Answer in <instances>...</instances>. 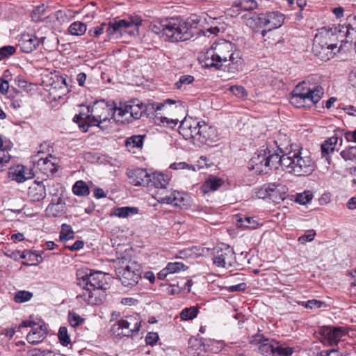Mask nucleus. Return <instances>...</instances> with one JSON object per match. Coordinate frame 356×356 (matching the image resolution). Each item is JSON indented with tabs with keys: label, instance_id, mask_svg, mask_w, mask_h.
<instances>
[{
	"label": "nucleus",
	"instance_id": "obj_1",
	"mask_svg": "<svg viewBox=\"0 0 356 356\" xmlns=\"http://www.w3.org/2000/svg\"><path fill=\"white\" fill-rule=\"evenodd\" d=\"M207 63L209 67L221 69L228 67L229 71L234 72L241 63V55L234 44L225 39L215 42L207 51Z\"/></svg>",
	"mask_w": 356,
	"mask_h": 356
},
{
	"label": "nucleus",
	"instance_id": "obj_2",
	"mask_svg": "<svg viewBox=\"0 0 356 356\" xmlns=\"http://www.w3.org/2000/svg\"><path fill=\"white\" fill-rule=\"evenodd\" d=\"M141 24L142 20L139 17L129 16L122 19H114L109 22L108 24L102 23L89 30L88 33L92 36L99 38L106 28V33L109 38H118L125 33L134 35L138 33L139 26Z\"/></svg>",
	"mask_w": 356,
	"mask_h": 356
},
{
	"label": "nucleus",
	"instance_id": "obj_3",
	"mask_svg": "<svg viewBox=\"0 0 356 356\" xmlns=\"http://www.w3.org/2000/svg\"><path fill=\"white\" fill-rule=\"evenodd\" d=\"M113 108L108 105L104 101L95 102L91 108H88V113L86 114L80 113L75 115L73 121L78 124L80 129L86 132L90 126L100 127V124L113 119Z\"/></svg>",
	"mask_w": 356,
	"mask_h": 356
},
{
	"label": "nucleus",
	"instance_id": "obj_4",
	"mask_svg": "<svg viewBox=\"0 0 356 356\" xmlns=\"http://www.w3.org/2000/svg\"><path fill=\"white\" fill-rule=\"evenodd\" d=\"M323 94L324 90L321 86L309 85L303 81L292 91L290 102L298 108L305 107L318 103Z\"/></svg>",
	"mask_w": 356,
	"mask_h": 356
},
{
	"label": "nucleus",
	"instance_id": "obj_5",
	"mask_svg": "<svg viewBox=\"0 0 356 356\" xmlns=\"http://www.w3.org/2000/svg\"><path fill=\"white\" fill-rule=\"evenodd\" d=\"M285 170L297 176H305L312 173L315 163L312 157L302 149L290 150L284 161Z\"/></svg>",
	"mask_w": 356,
	"mask_h": 356
},
{
	"label": "nucleus",
	"instance_id": "obj_6",
	"mask_svg": "<svg viewBox=\"0 0 356 356\" xmlns=\"http://www.w3.org/2000/svg\"><path fill=\"white\" fill-rule=\"evenodd\" d=\"M115 272L124 286H135L141 277L142 267L136 260L123 257L115 261Z\"/></svg>",
	"mask_w": 356,
	"mask_h": 356
},
{
	"label": "nucleus",
	"instance_id": "obj_7",
	"mask_svg": "<svg viewBox=\"0 0 356 356\" xmlns=\"http://www.w3.org/2000/svg\"><path fill=\"white\" fill-rule=\"evenodd\" d=\"M145 105L138 100H132L120 104L114 109L113 117L114 120L121 123H129L134 120L140 119L144 113Z\"/></svg>",
	"mask_w": 356,
	"mask_h": 356
},
{
	"label": "nucleus",
	"instance_id": "obj_8",
	"mask_svg": "<svg viewBox=\"0 0 356 356\" xmlns=\"http://www.w3.org/2000/svg\"><path fill=\"white\" fill-rule=\"evenodd\" d=\"M108 275L100 271L92 272L88 269H81L76 273L77 284L83 288L106 290L109 287Z\"/></svg>",
	"mask_w": 356,
	"mask_h": 356
},
{
	"label": "nucleus",
	"instance_id": "obj_9",
	"mask_svg": "<svg viewBox=\"0 0 356 356\" xmlns=\"http://www.w3.org/2000/svg\"><path fill=\"white\" fill-rule=\"evenodd\" d=\"M332 33L320 32L315 35L313 42L312 51L321 60H327L333 57V50L337 44L330 43Z\"/></svg>",
	"mask_w": 356,
	"mask_h": 356
},
{
	"label": "nucleus",
	"instance_id": "obj_10",
	"mask_svg": "<svg viewBox=\"0 0 356 356\" xmlns=\"http://www.w3.org/2000/svg\"><path fill=\"white\" fill-rule=\"evenodd\" d=\"M175 18L155 19L151 22L149 29L156 34L165 35L172 42L179 41L177 25Z\"/></svg>",
	"mask_w": 356,
	"mask_h": 356
},
{
	"label": "nucleus",
	"instance_id": "obj_11",
	"mask_svg": "<svg viewBox=\"0 0 356 356\" xmlns=\"http://www.w3.org/2000/svg\"><path fill=\"white\" fill-rule=\"evenodd\" d=\"M213 262L217 267L229 270L238 265L234 250L230 246L225 245L213 249Z\"/></svg>",
	"mask_w": 356,
	"mask_h": 356
},
{
	"label": "nucleus",
	"instance_id": "obj_12",
	"mask_svg": "<svg viewBox=\"0 0 356 356\" xmlns=\"http://www.w3.org/2000/svg\"><path fill=\"white\" fill-rule=\"evenodd\" d=\"M289 145V141H287L286 144H284L282 143L281 139H280L277 151H272L268 148L263 150L267 160V165L269 166V170L277 169L280 166L285 170V164L284 162L287 159Z\"/></svg>",
	"mask_w": 356,
	"mask_h": 356
},
{
	"label": "nucleus",
	"instance_id": "obj_13",
	"mask_svg": "<svg viewBox=\"0 0 356 356\" xmlns=\"http://www.w3.org/2000/svg\"><path fill=\"white\" fill-rule=\"evenodd\" d=\"M284 20V16L280 12H268L266 13H261L255 16L254 19H250L248 22V24L252 26V22L256 21L259 26H264L267 30L271 31L277 29L282 26Z\"/></svg>",
	"mask_w": 356,
	"mask_h": 356
},
{
	"label": "nucleus",
	"instance_id": "obj_14",
	"mask_svg": "<svg viewBox=\"0 0 356 356\" xmlns=\"http://www.w3.org/2000/svg\"><path fill=\"white\" fill-rule=\"evenodd\" d=\"M177 19V24L179 25L177 27L179 41H185L189 40L193 35V29L197 27V24L200 22V17L196 15H191L186 21L179 18Z\"/></svg>",
	"mask_w": 356,
	"mask_h": 356
},
{
	"label": "nucleus",
	"instance_id": "obj_15",
	"mask_svg": "<svg viewBox=\"0 0 356 356\" xmlns=\"http://www.w3.org/2000/svg\"><path fill=\"white\" fill-rule=\"evenodd\" d=\"M90 288L86 286L83 288V292L76 296V299L91 305H99L103 303L106 298V290Z\"/></svg>",
	"mask_w": 356,
	"mask_h": 356
},
{
	"label": "nucleus",
	"instance_id": "obj_16",
	"mask_svg": "<svg viewBox=\"0 0 356 356\" xmlns=\"http://www.w3.org/2000/svg\"><path fill=\"white\" fill-rule=\"evenodd\" d=\"M202 121L192 118H184L181 122L179 127V133L188 140H191L195 144L196 136L198 134V127H200Z\"/></svg>",
	"mask_w": 356,
	"mask_h": 356
},
{
	"label": "nucleus",
	"instance_id": "obj_17",
	"mask_svg": "<svg viewBox=\"0 0 356 356\" xmlns=\"http://www.w3.org/2000/svg\"><path fill=\"white\" fill-rule=\"evenodd\" d=\"M46 38H38L33 34H22L18 42V47L24 53L29 54L33 51L40 44H43Z\"/></svg>",
	"mask_w": 356,
	"mask_h": 356
},
{
	"label": "nucleus",
	"instance_id": "obj_18",
	"mask_svg": "<svg viewBox=\"0 0 356 356\" xmlns=\"http://www.w3.org/2000/svg\"><path fill=\"white\" fill-rule=\"evenodd\" d=\"M250 343L258 346V349L263 355L272 356L275 346L274 343L277 341L266 338L262 334H256L250 337Z\"/></svg>",
	"mask_w": 356,
	"mask_h": 356
},
{
	"label": "nucleus",
	"instance_id": "obj_19",
	"mask_svg": "<svg viewBox=\"0 0 356 356\" xmlns=\"http://www.w3.org/2000/svg\"><path fill=\"white\" fill-rule=\"evenodd\" d=\"M321 334L326 339L330 344H337L341 339L348 334V330L345 327H323L321 330Z\"/></svg>",
	"mask_w": 356,
	"mask_h": 356
},
{
	"label": "nucleus",
	"instance_id": "obj_20",
	"mask_svg": "<svg viewBox=\"0 0 356 356\" xmlns=\"http://www.w3.org/2000/svg\"><path fill=\"white\" fill-rule=\"evenodd\" d=\"M35 167L44 175H53L58 168V160L49 154L45 158L39 159L35 163Z\"/></svg>",
	"mask_w": 356,
	"mask_h": 356
},
{
	"label": "nucleus",
	"instance_id": "obj_21",
	"mask_svg": "<svg viewBox=\"0 0 356 356\" xmlns=\"http://www.w3.org/2000/svg\"><path fill=\"white\" fill-rule=\"evenodd\" d=\"M198 134L194 145L201 146L207 142H213L216 138V130L211 126L202 121L200 127H198Z\"/></svg>",
	"mask_w": 356,
	"mask_h": 356
},
{
	"label": "nucleus",
	"instance_id": "obj_22",
	"mask_svg": "<svg viewBox=\"0 0 356 356\" xmlns=\"http://www.w3.org/2000/svg\"><path fill=\"white\" fill-rule=\"evenodd\" d=\"M267 196L275 203H280L286 199L288 188L285 185L272 183L266 186Z\"/></svg>",
	"mask_w": 356,
	"mask_h": 356
},
{
	"label": "nucleus",
	"instance_id": "obj_23",
	"mask_svg": "<svg viewBox=\"0 0 356 356\" xmlns=\"http://www.w3.org/2000/svg\"><path fill=\"white\" fill-rule=\"evenodd\" d=\"M248 168L259 174L267 173L269 171V166L267 165V160L263 150L250 159Z\"/></svg>",
	"mask_w": 356,
	"mask_h": 356
},
{
	"label": "nucleus",
	"instance_id": "obj_24",
	"mask_svg": "<svg viewBox=\"0 0 356 356\" xmlns=\"http://www.w3.org/2000/svg\"><path fill=\"white\" fill-rule=\"evenodd\" d=\"M129 177L134 186L150 187L151 175L145 170L138 168L129 173Z\"/></svg>",
	"mask_w": 356,
	"mask_h": 356
},
{
	"label": "nucleus",
	"instance_id": "obj_25",
	"mask_svg": "<svg viewBox=\"0 0 356 356\" xmlns=\"http://www.w3.org/2000/svg\"><path fill=\"white\" fill-rule=\"evenodd\" d=\"M125 328V334L130 337L140 330L141 320L138 315H130L120 320Z\"/></svg>",
	"mask_w": 356,
	"mask_h": 356
},
{
	"label": "nucleus",
	"instance_id": "obj_26",
	"mask_svg": "<svg viewBox=\"0 0 356 356\" xmlns=\"http://www.w3.org/2000/svg\"><path fill=\"white\" fill-rule=\"evenodd\" d=\"M65 203L62 197L53 198L47 206L45 212L48 217H60L65 213Z\"/></svg>",
	"mask_w": 356,
	"mask_h": 356
},
{
	"label": "nucleus",
	"instance_id": "obj_27",
	"mask_svg": "<svg viewBox=\"0 0 356 356\" xmlns=\"http://www.w3.org/2000/svg\"><path fill=\"white\" fill-rule=\"evenodd\" d=\"M156 195H159V202L172 204L175 207H180L181 203L184 201L183 195L177 191H172L170 194H167L165 190H164V191L162 192H157Z\"/></svg>",
	"mask_w": 356,
	"mask_h": 356
},
{
	"label": "nucleus",
	"instance_id": "obj_28",
	"mask_svg": "<svg viewBox=\"0 0 356 356\" xmlns=\"http://www.w3.org/2000/svg\"><path fill=\"white\" fill-rule=\"evenodd\" d=\"M33 174L29 171V170L22 165H18L9 171V177L12 180H15L18 183L25 181L26 179L32 178Z\"/></svg>",
	"mask_w": 356,
	"mask_h": 356
},
{
	"label": "nucleus",
	"instance_id": "obj_29",
	"mask_svg": "<svg viewBox=\"0 0 356 356\" xmlns=\"http://www.w3.org/2000/svg\"><path fill=\"white\" fill-rule=\"evenodd\" d=\"M28 195L32 201H40L46 196V186L42 181H35L29 187Z\"/></svg>",
	"mask_w": 356,
	"mask_h": 356
},
{
	"label": "nucleus",
	"instance_id": "obj_30",
	"mask_svg": "<svg viewBox=\"0 0 356 356\" xmlns=\"http://www.w3.org/2000/svg\"><path fill=\"white\" fill-rule=\"evenodd\" d=\"M47 330L44 325H40L33 327L26 336V340L29 343L38 344L42 342L47 337Z\"/></svg>",
	"mask_w": 356,
	"mask_h": 356
},
{
	"label": "nucleus",
	"instance_id": "obj_31",
	"mask_svg": "<svg viewBox=\"0 0 356 356\" xmlns=\"http://www.w3.org/2000/svg\"><path fill=\"white\" fill-rule=\"evenodd\" d=\"M168 185V179L167 177L161 172H155L151 175L150 187L154 186L159 189L158 192L164 191L166 190Z\"/></svg>",
	"mask_w": 356,
	"mask_h": 356
},
{
	"label": "nucleus",
	"instance_id": "obj_32",
	"mask_svg": "<svg viewBox=\"0 0 356 356\" xmlns=\"http://www.w3.org/2000/svg\"><path fill=\"white\" fill-rule=\"evenodd\" d=\"M236 225L238 227L254 229L258 227L259 222L253 217L245 216L237 219Z\"/></svg>",
	"mask_w": 356,
	"mask_h": 356
},
{
	"label": "nucleus",
	"instance_id": "obj_33",
	"mask_svg": "<svg viewBox=\"0 0 356 356\" xmlns=\"http://www.w3.org/2000/svg\"><path fill=\"white\" fill-rule=\"evenodd\" d=\"M275 344V349L272 356H291L293 353V349L277 341Z\"/></svg>",
	"mask_w": 356,
	"mask_h": 356
},
{
	"label": "nucleus",
	"instance_id": "obj_34",
	"mask_svg": "<svg viewBox=\"0 0 356 356\" xmlns=\"http://www.w3.org/2000/svg\"><path fill=\"white\" fill-rule=\"evenodd\" d=\"M338 142V137L333 136L327 140H325L323 144L321 145V152L323 154H328L330 152H332L335 146Z\"/></svg>",
	"mask_w": 356,
	"mask_h": 356
},
{
	"label": "nucleus",
	"instance_id": "obj_35",
	"mask_svg": "<svg viewBox=\"0 0 356 356\" xmlns=\"http://www.w3.org/2000/svg\"><path fill=\"white\" fill-rule=\"evenodd\" d=\"M72 191L78 196H86L90 193L88 186L82 180L76 181L73 186Z\"/></svg>",
	"mask_w": 356,
	"mask_h": 356
},
{
	"label": "nucleus",
	"instance_id": "obj_36",
	"mask_svg": "<svg viewBox=\"0 0 356 356\" xmlns=\"http://www.w3.org/2000/svg\"><path fill=\"white\" fill-rule=\"evenodd\" d=\"M222 181L220 179L212 177L204 182L203 185L204 192L207 193L211 191H216L222 185Z\"/></svg>",
	"mask_w": 356,
	"mask_h": 356
},
{
	"label": "nucleus",
	"instance_id": "obj_37",
	"mask_svg": "<svg viewBox=\"0 0 356 356\" xmlns=\"http://www.w3.org/2000/svg\"><path fill=\"white\" fill-rule=\"evenodd\" d=\"M86 25L84 23L76 21L71 24L68 31L73 35H82L86 33Z\"/></svg>",
	"mask_w": 356,
	"mask_h": 356
},
{
	"label": "nucleus",
	"instance_id": "obj_38",
	"mask_svg": "<svg viewBox=\"0 0 356 356\" xmlns=\"http://www.w3.org/2000/svg\"><path fill=\"white\" fill-rule=\"evenodd\" d=\"M234 6L241 10H251L257 8V3L255 0H236Z\"/></svg>",
	"mask_w": 356,
	"mask_h": 356
},
{
	"label": "nucleus",
	"instance_id": "obj_39",
	"mask_svg": "<svg viewBox=\"0 0 356 356\" xmlns=\"http://www.w3.org/2000/svg\"><path fill=\"white\" fill-rule=\"evenodd\" d=\"M138 213V209L136 207H123L115 209V216L119 218H127L130 215H135Z\"/></svg>",
	"mask_w": 356,
	"mask_h": 356
},
{
	"label": "nucleus",
	"instance_id": "obj_40",
	"mask_svg": "<svg viewBox=\"0 0 356 356\" xmlns=\"http://www.w3.org/2000/svg\"><path fill=\"white\" fill-rule=\"evenodd\" d=\"M44 252L42 251L41 254L37 253L36 251L32 252V251H25L22 252L20 254V258L22 259H29L31 261H35L33 264L37 265L38 264H40L42 261L43 258L42 257V254H43Z\"/></svg>",
	"mask_w": 356,
	"mask_h": 356
},
{
	"label": "nucleus",
	"instance_id": "obj_41",
	"mask_svg": "<svg viewBox=\"0 0 356 356\" xmlns=\"http://www.w3.org/2000/svg\"><path fill=\"white\" fill-rule=\"evenodd\" d=\"M198 313L196 307H190L184 309L180 313V318L183 321H189L195 318Z\"/></svg>",
	"mask_w": 356,
	"mask_h": 356
},
{
	"label": "nucleus",
	"instance_id": "obj_42",
	"mask_svg": "<svg viewBox=\"0 0 356 356\" xmlns=\"http://www.w3.org/2000/svg\"><path fill=\"white\" fill-rule=\"evenodd\" d=\"M74 233L70 225L67 224H63L61 226V231L60 232V241H68L74 238Z\"/></svg>",
	"mask_w": 356,
	"mask_h": 356
},
{
	"label": "nucleus",
	"instance_id": "obj_43",
	"mask_svg": "<svg viewBox=\"0 0 356 356\" xmlns=\"http://www.w3.org/2000/svg\"><path fill=\"white\" fill-rule=\"evenodd\" d=\"M312 197V193L309 191H305L303 193L296 194L295 201L300 204L304 205L310 202Z\"/></svg>",
	"mask_w": 356,
	"mask_h": 356
},
{
	"label": "nucleus",
	"instance_id": "obj_44",
	"mask_svg": "<svg viewBox=\"0 0 356 356\" xmlns=\"http://www.w3.org/2000/svg\"><path fill=\"white\" fill-rule=\"evenodd\" d=\"M32 297V293L28 291H19L15 295L14 300L17 303H22L30 300Z\"/></svg>",
	"mask_w": 356,
	"mask_h": 356
},
{
	"label": "nucleus",
	"instance_id": "obj_45",
	"mask_svg": "<svg viewBox=\"0 0 356 356\" xmlns=\"http://www.w3.org/2000/svg\"><path fill=\"white\" fill-rule=\"evenodd\" d=\"M58 337L60 343L63 346H67L68 344L70 343V341H71L70 337V335L68 334L67 330L66 327H60V329L58 330Z\"/></svg>",
	"mask_w": 356,
	"mask_h": 356
},
{
	"label": "nucleus",
	"instance_id": "obj_46",
	"mask_svg": "<svg viewBox=\"0 0 356 356\" xmlns=\"http://www.w3.org/2000/svg\"><path fill=\"white\" fill-rule=\"evenodd\" d=\"M165 268L166 270H168L170 274H173L181 270H185V265L181 262H170L167 264Z\"/></svg>",
	"mask_w": 356,
	"mask_h": 356
},
{
	"label": "nucleus",
	"instance_id": "obj_47",
	"mask_svg": "<svg viewBox=\"0 0 356 356\" xmlns=\"http://www.w3.org/2000/svg\"><path fill=\"white\" fill-rule=\"evenodd\" d=\"M84 319L81 318L78 314L70 312L68 314V321L70 325L73 327L79 326L83 323Z\"/></svg>",
	"mask_w": 356,
	"mask_h": 356
},
{
	"label": "nucleus",
	"instance_id": "obj_48",
	"mask_svg": "<svg viewBox=\"0 0 356 356\" xmlns=\"http://www.w3.org/2000/svg\"><path fill=\"white\" fill-rule=\"evenodd\" d=\"M194 81V77L191 75H182L179 79L175 83L177 89H181L185 85H188Z\"/></svg>",
	"mask_w": 356,
	"mask_h": 356
},
{
	"label": "nucleus",
	"instance_id": "obj_49",
	"mask_svg": "<svg viewBox=\"0 0 356 356\" xmlns=\"http://www.w3.org/2000/svg\"><path fill=\"white\" fill-rule=\"evenodd\" d=\"M122 324V321L119 320L116 323L113 325L111 332L114 335L118 337H127V335L125 334V328H124V325Z\"/></svg>",
	"mask_w": 356,
	"mask_h": 356
},
{
	"label": "nucleus",
	"instance_id": "obj_50",
	"mask_svg": "<svg viewBox=\"0 0 356 356\" xmlns=\"http://www.w3.org/2000/svg\"><path fill=\"white\" fill-rule=\"evenodd\" d=\"M15 47L12 45H7L0 48V60L8 58L15 53Z\"/></svg>",
	"mask_w": 356,
	"mask_h": 356
},
{
	"label": "nucleus",
	"instance_id": "obj_51",
	"mask_svg": "<svg viewBox=\"0 0 356 356\" xmlns=\"http://www.w3.org/2000/svg\"><path fill=\"white\" fill-rule=\"evenodd\" d=\"M341 156L345 160H352L356 158V146L349 147L341 152Z\"/></svg>",
	"mask_w": 356,
	"mask_h": 356
},
{
	"label": "nucleus",
	"instance_id": "obj_52",
	"mask_svg": "<svg viewBox=\"0 0 356 356\" xmlns=\"http://www.w3.org/2000/svg\"><path fill=\"white\" fill-rule=\"evenodd\" d=\"M143 140L144 137L141 135L133 136L127 140L126 144L127 145L132 144L133 147H140L143 145Z\"/></svg>",
	"mask_w": 356,
	"mask_h": 356
},
{
	"label": "nucleus",
	"instance_id": "obj_53",
	"mask_svg": "<svg viewBox=\"0 0 356 356\" xmlns=\"http://www.w3.org/2000/svg\"><path fill=\"white\" fill-rule=\"evenodd\" d=\"M316 232L314 229H309L306 233L298 238V241L301 243L311 242L314 239Z\"/></svg>",
	"mask_w": 356,
	"mask_h": 356
},
{
	"label": "nucleus",
	"instance_id": "obj_54",
	"mask_svg": "<svg viewBox=\"0 0 356 356\" xmlns=\"http://www.w3.org/2000/svg\"><path fill=\"white\" fill-rule=\"evenodd\" d=\"M230 91L239 98H245L247 96L246 90L241 86H234L230 87Z\"/></svg>",
	"mask_w": 356,
	"mask_h": 356
},
{
	"label": "nucleus",
	"instance_id": "obj_55",
	"mask_svg": "<svg viewBox=\"0 0 356 356\" xmlns=\"http://www.w3.org/2000/svg\"><path fill=\"white\" fill-rule=\"evenodd\" d=\"M170 168L175 170L188 169L190 170L195 171V167L193 165H189L185 162L174 163L170 165Z\"/></svg>",
	"mask_w": 356,
	"mask_h": 356
},
{
	"label": "nucleus",
	"instance_id": "obj_56",
	"mask_svg": "<svg viewBox=\"0 0 356 356\" xmlns=\"http://www.w3.org/2000/svg\"><path fill=\"white\" fill-rule=\"evenodd\" d=\"M325 302L321 300L312 299L305 302V308L307 309H314V308H321L322 306L325 305Z\"/></svg>",
	"mask_w": 356,
	"mask_h": 356
},
{
	"label": "nucleus",
	"instance_id": "obj_57",
	"mask_svg": "<svg viewBox=\"0 0 356 356\" xmlns=\"http://www.w3.org/2000/svg\"><path fill=\"white\" fill-rule=\"evenodd\" d=\"M335 30H337L338 32L337 38H342L344 36L346 38V42H348L347 40V38L349 35V28L348 26L339 25L337 28L335 29Z\"/></svg>",
	"mask_w": 356,
	"mask_h": 356
},
{
	"label": "nucleus",
	"instance_id": "obj_58",
	"mask_svg": "<svg viewBox=\"0 0 356 356\" xmlns=\"http://www.w3.org/2000/svg\"><path fill=\"white\" fill-rule=\"evenodd\" d=\"M159 337L156 332H149L145 337L146 343L154 346L158 341Z\"/></svg>",
	"mask_w": 356,
	"mask_h": 356
},
{
	"label": "nucleus",
	"instance_id": "obj_59",
	"mask_svg": "<svg viewBox=\"0 0 356 356\" xmlns=\"http://www.w3.org/2000/svg\"><path fill=\"white\" fill-rule=\"evenodd\" d=\"M174 104H175L174 101H172L171 99H167L163 103H158L156 104H152L151 106H152V109L155 110V111L157 112L159 111H161L163 108H165L167 104L172 105Z\"/></svg>",
	"mask_w": 356,
	"mask_h": 356
},
{
	"label": "nucleus",
	"instance_id": "obj_60",
	"mask_svg": "<svg viewBox=\"0 0 356 356\" xmlns=\"http://www.w3.org/2000/svg\"><path fill=\"white\" fill-rule=\"evenodd\" d=\"M280 139H281L282 143L284 144H286L287 141H289V145L288 146V151L293 150L292 145L291 143L289 138L286 134H284L282 133L279 134L278 138L277 140H275V143L277 145H279Z\"/></svg>",
	"mask_w": 356,
	"mask_h": 356
},
{
	"label": "nucleus",
	"instance_id": "obj_61",
	"mask_svg": "<svg viewBox=\"0 0 356 356\" xmlns=\"http://www.w3.org/2000/svg\"><path fill=\"white\" fill-rule=\"evenodd\" d=\"M246 289V284L245 283H240L236 285H232L229 286L227 289V290L229 292H234V291H245Z\"/></svg>",
	"mask_w": 356,
	"mask_h": 356
},
{
	"label": "nucleus",
	"instance_id": "obj_62",
	"mask_svg": "<svg viewBox=\"0 0 356 356\" xmlns=\"http://www.w3.org/2000/svg\"><path fill=\"white\" fill-rule=\"evenodd\" d=\"M9 88L8 82L6 80H0V92L6 94Z\"/></svg>",
	"mask_w": 356,
	"mask_h": 356
},
{
	"label": "nucleus",
	"instance_id": "obj_63",
	"mask_svg": "<svg viewBox=\"0 0 356 356\" xmlns=\"http://www.w3.org/2000/svg\"><path fill=\"white\" fill-rule=\"evenodd\" d=\"M28 327L33 329V327H36V323L31 321H24L19 325V328Z\"/></svg>",
	"mask_w": 356,
	"mask_h": 356
},
{
	"label": "nucleus",
	"instance_id": "obj_64",
	"mask_svg": "<svg viewBox=\"0 0 356 356\" xmlns=\"http://www.w3.org/2000/svg\"><path fill=\"white\" fill-rule=\"evenodd\" d=\"M86 80V74L83 72H81L76 76V81L80 86H83Z\"/></svg>",
	"mask_w": 356,
	"mask_h": 356
}]
</instances>
